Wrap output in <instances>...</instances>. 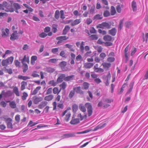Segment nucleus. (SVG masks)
<instances>
[{
  "label": "nucleus",
  "instance_id": "obj_35",
  "mask_svg": "<svg viewBox=\"0 0 148 148\" xmlns=\"http://www.w3.org/2000/svg\"><path fill=\"white\" fill-rule=\"evenodd\" d=\"M132 7L134 11H136L137 10L136 3L134 1H133L132 2Z\"/></svg>",
  "mask_w": 148,
  "mask_h": 148
},
{
  "label": "nucleus",
  "instance_id": "obj_53",
  "mask_svg": "<svg viewBox=\"0 0 148 148\" xmlns=\"http://www.w3.org/2000/svg\"><path fill=\"white\" fill-rule=\"evenodd\" d=\"M20 116L19 114L16 115L15 116V120L17 123H19L20 121Z\"/></svg>",
  "mask_w": 148,
  "mask_h": 148
},
{
  "label": "nucleus",
  "instance_id": "obj_60",
  "mask_svg": "<svg viewBox=\"0 0 148 148\" xmlns=\"http://www.w3.org/2000/svg\"><path fill=\"white\" fill-rule=\"evenodd\" d=\"M52 88L51 87L49 88L47 90L46 95L51 94L52 92Z\"/></svg>",
  "mask_w": 148,
  "mask_h": 148
},
{
  "label": "nucleus",
  "instance_id": "obj_17",
  "mask_svg": "<svg viewBox=\"0 0 148 148\" xmlns=\"http://www.w3.org/2000/svg\"><path fill=\"white\" fill-rule=\"evenodd\" d=\"M106 125V123H104L102 125H99L97 126L93 130V131H95L99 129H102L103 127H104Z\"/></svg>",
  "mask_w": 148,
  "mask_h": 148
},
{
  "label": "nucleus",
  "instance_id": "obj_30",
  "mask_svg": "<svg viewBox=\"0 0 148 148\" xmlns=\"http://www.w3.org/2000/svg\"><path fill=\"white\" fill-rule=\"evenodd\" d=\"M52 30L54 33H55L58 31V25L56 24H53L52 26Z\"/></svg>",
  "mask_w": 148,
  "mask_h": 148
},
{
  "label": "nucleus",
  "instance_id": "obj_26",
  "mask_svg": "<svg viewBox=\"0 0 148 148\" xmlns=\"http://www.w3.org/2000/svg\"><path fill=\"white\" fill-rule=\"evenodd\" d=\"M41 88V87L40 86H38L31 92L32 95H35L38 92V91Z\"/></svg>",
  "mask_w": 148,
  "mask_h": 148
},
{
  "label": "nucleus",
  "instance_id": "obj_28",
  "mask_svg": "<svg viewBox=\"0 0 148 148\" xmlns=\"http://www.w3.org/2000/svg\"><path fill=\"white\" fill-rule=\"evenodd\" d=\"M67 63L66 62L63 61L61 62L59 65L61 68V69L63 70V69L66 65Z\"/></svg>",
  "mask_w": 148,
  "mask_h": 148
},
{
  "label": "nucleus",
  "instance_id": "obj_13",
  "mask_svg": "<svg viewBox=\"0 0 148 148\" xmlns=\"http://www.w3.org/2000/svg\"><path fill=\"white\" fill-rule=\"evenodd\" d=\"M42 100L43 98L41 97H36L34 100V103L35 104H37L39 102L41 101Z\"/></svg>",
  "mask_w": 148,
  "mask_h": 148
},
{
  "label": "nucleus",
  "instance_id": "obj_61",
  "mask_svg": "<svg viewBox=\"0 0 148 148\" xmlns=\"http://www.w3.org/2000/svg\"><path fill=\"white\" fill-rule=\"evenodd\" d=\"M104 70L102 68H98L95 70L94 71L96 72L97 73H100V72H103V71Z\"/></svg>",
  "mask_w": 148,
  "mask_h": 148
},
{
  "label": "nucleus",
  "instance_id": "obj_12",
  "mask_svg": "<svg viewBox=\"0 0 148 148\" xmlns=\"http://www.w3.org/2000/svg\"><path fill=\"white\" fill-rule=\"evenodd\" d=\"M13 92L17 97H19L20 96V93L19 91L18 88L17 86L14 87L13 90Z\"/></svg>",
  "mask_w": 148,
  "mask_h": 148
},
{
  "label": "nucleus",
  "instance_id": "obj_41",
  "mask_svg": "<svg viewBox=\"0 0 148 148\" xmlns=\"http://www.w3.org/2000/svg\"><path fill=\"white\" fill-rule=\"evenodd\" d=\"M88 94L89 97H87V99L88 101H90L93 98V96L92 94L90 91H88L87 92Z\"/></svg>",
  "mask_w": 148,
  "mask_h": 148
},
{
  "label": "nucleus",
  "instance_id": "obj_40",
  "mask_svg": "<svg viewBox=\"0 0 148 148\" xmlns=\"http://www.w3.org/2000/svg\"><path fill=\"white\" fill-rule=\"evenodd\" d=\"M6 60H7V62L8 64H10L12 63L14 60V58L13 57L11 56L9 57Z\"/></svg>",
  "mask_w": 148,
  "mask_h": 148
},
{
  "label": "nucleus",
  "instance_id": "obj_2",
  "mask_svg": "<svg viewBox=\"0 0 148 148\" xmlns=\"http://www.w3.org/2000/svg\"><path fill=\"white\" fill-rule=\"evenodd\" d=\"M4 119L6 124L7 127L8 129H12L13 128V125L12 123V119L10 118H5Z\"/></svg>",
  "mask_w": 148,
  "mask_h": 148
},
{
  "label": "nucleus",
  "instance_id": "obj_39",
  "mask_svg": "<svg viewBox=\"0 0 148 148\" xmlns=\"http://www.w3.org/2000/svg\"><path fill=\"white\" fill-rule=\"evenodd\" d=\"M87 117L86 114L84 115V116H82L81 113L79 114L78 115V117L79 121H82L83 120L84 118H86Z\"/></svg>",
  "mask_w": 148,
  "mask_h": 148
},
{
  "label": "nucleus",
  "instance_id": "obj_29",
  "mask_svg": "<svg viewBox=\"0 0 148 148\" xmlns=\"http://www.w3.org/2000/svg\"><path fill=\"white\" fill-rule=\"evenodd\" d=\"M81 22V20L80 19H76L73 21L71 23V25L72 26H74L76 25H77L80 23Z\"/></svg>",
  "mask_w": 148,
  "mask_h": 148
},
{
  "label": "nucleus",
  "instance_id": "obj_23",
  "mask_svg": "<svg viewBox=\"0 0 148 148\" xmlns=\"http://www.w3.org/2000/svg\"><path fill=\"white\" fill-rule=\"evenodd\" d=\"M103 39L105 41H110L112 40V38L111 36L106 35L103 37Z\"/></svg>",
  "mask_w": 148,
  "mask_h": 148
},
{
  "label": "nucleus",
  "instance_id": "obj_43",
  "mask_svg": "<svg viewBox=\"0 0 148 148\" xmlns=\"http://www.w3.org/2000/svg\"><path fill=\"white\" fill-rule=\"evenodd\" d=\"M12 95V92L10 90L7 91L5 92V97H10Z\"/></svg>",
  "mask_w": 148,
  "mask_h": 148
},
{
  "label": "nucleus",
  "instance_id": "obj_50",
  "mask_svg": "<svg viewBox=\"0 0 148 148\" xmlns=\"http://www.w3.org/2000/svg\"><path fill=\"white\" fill-rule=\"evenodd\" d=\"M78 106L76 104H74L72 106V109L73 111L76 112L78 109Z\"/></svg>",
  "mask_w": 148,
  "mask_h": 148
},
{
  "label": "nucleus",
  "instance_id": "obj_18",
  "mask_svg": "<svg viewBox=\"0 0 148 148\" xmlns=\"http://www.w3.org/2000/svg\"><path fill=\"white\" fill-rule=\"evenodd\" d=\"M117 32L116 29L113 28L109 30V34L112 36H114L115 35Z\"/></svg>",
  "mask_w": 148,
  "mask_h": 148
},
{
  "label": "nucleus",
  "instance_id": "obj_3",
  "mask_svg": "<svg viewBox=\"0 0 148 148\" xmlns=\"http://www.w3.org/2000/svg\"><path fill=\"white\" fill-rule=\"evenodd\" d=\"M1 35L3 38H6L9 36V30L7 28H2L1 29Z\"/></svg>",
  "mask_w": 148,
  "mask_h": 148
},
{
  "label": "nucleus",
  "instance_id": "obj_7",
  "mask_svg": "<svg viewBox=\"0 0 148 148\" xmlns=\"http://www.w3.org/2000/svg\"><path fill=\"white\" fill-rule=\"evenodd\" d=\"M17 31H15L11 35L10 39L12 40H14L17 39L18 38V35Z\"/></svg>",
  "mask_w": 148,
  "mask_h": 148
},
{
  "label": "nucleus",
  "instance_id": "obj_24",
  "mask_svg": "<svg viewBox=\"0 0 148 148\" xmlns=\"http://www.w3.org/2000/svg\"><path fill=\"white\" fill-rule=\"evenodd\" d=\"M58 83L57 81L56 82L54 80H52L50 81L48 84L51 86H55L57 85Z\"/></svg>",
  "mask_w": 148,
  "mask_h": 148
},
{
  "label": "nucleus",
  "instance_id": "obj_33",
  "mask_svg": "<svg viewBox=\"0 0 148 148\" xmlns=\"http://www.w3.org/2000/svg\"><path fill=\"white\" fill-rule=\"evenodd\" d=\"M18 78L19 79H23L24 80L29 79H30V77L27 76H23L21 75L18 76Z\"/></svg>",
  "mask_w": 148,
  "mask_h": 148
},
{
  "label": "nucleus",
  "instance_id": "obj_48",
  "mask_svg": "<svg viewBox=\"0 0 148 148\" xmlns=\"http://www.w3.org/2000/svg\"><path fill=\"white\" fill-rule=\"evenodd\" d=\"M79 108L80 110L83 112H85L86 111V109L85 107L82 104L79 105Z\"/></svg>",
  "mask_w": 148,
  "mask_h": 148
},
{
  "label": "nucleus",
  "instance_id": "obj_22",
  "mask_svg": "<svg viewBox=\"0 0 148 148\" xmlns=\"http://www.w3.org/2000/svg\"><path fill=\"white\" fill-rule=\"evenodd\" d=\"M53 98V96L52 95L50 94L45 96V100L49 101L52 100Z\"/></svg>",
  "mask_w": 148,
  "mask_h": 148
},
{
  "label": "nucleus",
  "instance_id": "obj_10",
  "mask_svg": "<svg viewBox=\"0 0 148 148\" xmlns=\"http://www.w3.org/2000/svg\"><path fill=\"white\" fill-rule=\"evenodd\" d=\"M129 45H128L126 47L124 50V53L125 56L126 58V60L127 61L128 60V51L129 50Z\"/></svg>",
  "mask_w": 148,
  "mask_h": 148
},
{
  "label": "nucleus",
  "instance_id": "obj_8",
  "mask_svg": "<svg viewBox=\"0 0 148 148\" xmlns=\"http://www.w3.org/2000/svg\"><path fill=\"white\" fill-rule=\"evenodd\" d=\"M73 90L76 93H79L80 95H83L84 94V92L81 89L80 86L74 87L73 88Z\"/></svg>",
  "mask_w": 148,
  "mask_h": 148
},
{
  "label": "nucleus",
  "instance_id": "obj_46",
  "mask_svg": "<svg viewBox=\"0 0 148 148\" xmlns=\"http://www.w3.org/2000/svg\"><path fill=\"white\" fill-rule=\"evenodd\" d=\"M115 60V58L114 57H108L107 59V61L109 62H112Z\"/></svg>",
  "mask_w": 148,
  "mask_h": 148
},
{
  "label": "nucleus",
  "instance_id": "obj_32",
  "mask_svg": "<svg viewBox=\"0 0 148 148\" xmlns=\"http://www.w3.org/2000/svg\"><path fill=\"white\" fill-rule=\"evenodd\" d=\"M21 90H23L25 88V86L27 85V83L26 82L23 81L21 83Z\"/></svg>",
  "mask_w": 148,
  "mask_h": 148
},
{
  "label": "nucleus",
  "instance_id": "obj_31",
  "mask_svg": "<svg viewBox=\"0 0 148 148\" xmlns=\"http://www.w3.org/2000/svg\"><path fill=\"white\" fill-rule=\"evenodd\" d=\"M37 59L36 56H32L31 58V64L34 65L35 63V61Z\"/></svg>",
  "mask_w": 148,
  "mask_h": 148
},
{
  "label": "nucleus",
  "instance_id": "obj_9",
  "mask_svg": "<svg viewBox=\"0 0 148 148\" xmlns=\"http://www.w3.org/2000/svg\"><path fill=\"white\" fill-rule=\"evenodd\" d=\"M79 122L80 121L79 119L77 118L75 119L72 117L70 123L71 124L75 125L79 123Z\"/></svg>",
  "mask_w": 148,
  "mask_h": 148
},
{
  "label": "nucleus",
  "instance_id": "obj_1",
  "mask_svg": "<svg viewBox=\"0 0 148 148\" xmlns=\"http://www.w3.org/2000/svg\"><path fill=\"white\" fill-rule=\"evenodd\" d=\"M85 106L87 109L88 115L90 116L92 113V108L91 104L90 103H87L85 104Z\"/></svg>",
  "mask_w": 148,
  "mask_h": 148
},
{
  "label": "nucleus",
  "instance_id": "obj_16",
  "mask_svg": "<svg viewBox=\"0 0 148 148\" xmlns=\"http://www.w3.org/2000/svg\"><path fill=\"white\" fill-rule=\"evenodd\" d=\"M94 64L91 62H86L85 63L84 65V67L86 69H90L93 66Z\"/></svg>",
  "mask_w": 148,
  "mask_h": 148
},
{
  "label": "nucleus",
  "instance_id": "obj_25",
  "mask_svg": "<svg viewBox=\"0 0 148 148\" xmlns=\"http://www.w3.org/2000/svg\"><path fill=\"white\" fill-rule=\"evenodd\" d=\"M90 85V84L88 82H84L83 84L82 89L84 90L88 89Z\"/></svg>",
  "mask_w": 148,
  "mask_h": 148
},
{
  "label": "nucleus",
  "instance_id": "obj_34",
  "mask_svg": "<svg viewBox=\"0 0 148 148\" xmlns=\"http://www.w3.org/2000/svg\"><path fill=\"white\" fill-rule=\"evenodd\" d=\"M75 135L74 134H63V136L64 138H68L70 137L75 136Z\"/></svg>",
  "mask_w": 148,
  "mask_h": 148
},
{
  "label": "nucleus",
  "instance_id": "obj_49",
  "mask_svg": "<svg viewBox=\"0 0 148 148\" xmlns=\"http://www.w3.org/2000/svg\"><path fill=\"white\" fill-rule=\"evenodd\" d=\"M71 114L69 112L67 113L66 115V116L65 118V119L66 121H69L70 118L71 117Z\"/></svg>",
  "mask_w": 148,
  "mask_h": 148
},
{
  "label": "nucleus",
  "instance_id": "obj_38",
  "mask_svg": "<svg viewBox=\"0 0 148 148\" xmlns=\"http://www.w3.org/2000/svg\"><path fill=\"white\" fill-rule=\"evenodd\" d=\"M28 96V94L27 93L25 92H23L22 94V95L21 96V99L23 100H25Z\"/></svg>",
  "mask_w": 148,
  "mask_h": 148
},
{
  "label": "nucleus",
  "instance_id": "obj_63",
  "mask_svg": "<svg viewBox=\"0 0 148 148\" xmlns=\"http://www.w3.org/2000/svg\"><path fill=\"white\" fill-rule=\"evenodd\" d=\"M60 13V18L62 19H63L65 18L64 16V11L62 10H61Z\"/></svg>",
  "mask_w": 148,
  "mask_h": 148
},
{
  "label": "nucleus",
  "instance_id": "obj_5",
  "mask_svg": "<svg viewBox=\"0 0 148 148\" xmlns=\"http://www.w3.org/2000/svg\"><path fill=\"white\" fill-rule=\"evenodd\" d=\"M110 25L108 23L106 22H103L101 24H99L97 26V28H104L105 27L109 28Z\"/></svg>",
  "mask_w": 148,
  "mask_h": 148
},
{
  "label": "nucleus",
  "instance_id": "obj_64",
  "mask_svg": "<svg viewBox=\"0 0 148 148\" xmlns=\"http://www.w3.org/2000/svg\"><path fill=\"white\" fill-rule=\"evenodd\" d=\"M137 51L135 47H133L132 50L131 55L132 56Z\"/></svg>",
  "mask_w": 148,
  "mask_h": 148
},
{
  "label": "nucleus",
  "instance_id": "obj_27",
  "mask_svg": "<svg viewBox=\"0 0 148 148\" xmlns=\"http://www.w3.org/2000/svg\"><path fill=\"white\" fill-rule=\"evenodd\" d=\"M47 104V102L46 101H42L38 106V107L40 109H42L44 108Z\"/></svg>",
  "mask_w": 148,
  "mask_h": 148
},
{
  "label": "nucleus",
  "instance_id": "obj_20",
  "mask_svg": "<svg viewBox=\"0 0 148 148\" xmlns=\"http://www.w3.org/2000/svg\"><path fill=\"white\" fill-rule=\"evenodd\" d=\"M53 93L54 94L58 95L61 91L60 90H59L58 87H55L52 89Z\"/></svg>",
  "mask_w": 148,
  "mask_h": 148
},
{
  "label": "nucleus",
  "instance_id": "obj_56",
  "mask_svg": "<svg viewBox=\"0 0 148 148\" xmlns=\"http://www.w3.org/2000/svg\"><path fill=\"white\" fill-rule=\"evenodd\" d=\"M106 56L104 53H102L99 55V57L102 60H103Z\"/></svg>",
  "mask_w": 148,
  "mask_h": 148
},
{
  "label": "nucleus",
  "instance_id": "obj_45",
  "mask_svg": "<svg viewBox=\"0 0 148 148\" xmlns=\"http://www.w3.org/2000/svg\"><path fill=\"white\" fill-rule=\"evenodd\" d=\"M89 37L92 40H97L98 38L96 34L92 35Z\"/></svg>",
  "mask_w": 148,
  "mask_h": 148
},
{
  "label": "nucleus",
  "instance_id": "obj_52",
  "mask_svg": "<svg viewBox=\"0 0 148 148\" xmlns=\"http://www.w3.org/2000/svg\"><path fill=\"white\" fill-rule=\"evenodd\" d=\"M1 64L3 66H7L8 64L7 60H3L1 62Z\"/></svg>",
  "mask_w": 148,
  "mask_h": 148
},
{
  "label": "nucleus",
  "instance_id": "obj_51",
  "mask_svg": "<svg viewBox=\"0 0 148 148\" xmlns=\"http://www.w3.org/2000/svg\"><path fill=\"white\" fill-rule=\"evenodd\" d=\"M110 12L107 10L105 11L103 14V15L104 17H107L110 16Z\"/></svg>",
  "mask_w": 148,
  "mask_h": 148
},
{
  "label": "nucleus",
  "instance_id": "obj_62",
  "mask_svg": "<svg viewBox=\"0 0 148 148\" xmlns=\"http://www.w3.org/2000/svg\"><path fill=\"white\" fill-rule=\"evenodd\" d=\"M50 30V28L49 27H47L44 29V31L45 32L48 33Z\"/></svg>",
  "mask_w": 148,
  "mask_h": 148
},
{
  "label": "nucleus",
  "instance_id": "obj_21",
  "mask_svg": "<svg viewBox=\"0 0 148 148\" xmlns=\"http://www.w3.org/2000/svg\"><path fill=\"white\" fill-rule=\"evenodd\" d=\"M74 77V75H72L70 76H69L67 77H65L64 81H65L68 82L72 80H73Z\"/></svg>",
  "mask_w": 148,
  "mask_h": 148
},
{
  "label": "nucleus",
  "instance_id": "obj_4",
  "mask_svg": "<svg viewBox=\"0 0 148 148\" xmlns=\"http://www.w3.org/2000/svg\"><path fill=\"white\" fill-rule=\"evenodd\" d=\"M69 37L66 36H61L58 37L56 38V39L58 40L57 44H59L63 42V41L68 39Z\"/></svg>",
  "mask_w": 148,
  "mask_h": 148
},
{
  "label": "nucleus",
  "instance_id": "obj_57",
  "mask_svg": "<svg viewBox=\"0 0 148 148\" xmlns=\"http://www.w3.org/2000/svg\"><path fill=\"white\" fill-rule=\"evenodd\" d=\"M75 94V91L73 90H71L70 91L69 94V96L70 98H72Z\"/></svg>",
  "mask_w": 148,
  "mask_h": 148
},
{
  "label": "nucleus",
  "instance_id": "obj_42",
  "mask_svg": "<svg viewBox=\"0 0 148 148\" xmlns=\"http://www.w3.org/2000/svg\"><path fill=\"white\" fill-rule=\"evenodd\" d=\"M84 42L83 41L80 44V51L82 53H83L84 50Z\"/></svg>",
  "mask_w": 148,
  "mask_h": 148
},
{
  "label": "nucleus",
  "instance_id": "obj_37",
  "mask_svg": "<svg viewBox=\"0 0 148 148\" xmlns=\"http://www.w3.org/2000/svg\"><path fill=\"white\" fill-rule=\"evenodd\" d=\"M116 13V11L115 8L113 6H111L110 14L111 15H114Z\"/></svg>",
  "mask_w": 148,
  "mask_h": 148
},
{
  "label": "nucleus",
  "instance_id": "obj_59",
  "mask_svg": "<svg viewBox=\"0 0 148 148\" xmlns=\"http://www.w3.org/2000/svg\"><path fill=\"white\" fill-rule=\"evenodd\" d=\"M23 65L24 67L23 71L24 73H25L28 69V66L26 64H23Z\"/></svg>",
  "mask_w": 148,
  "mask_h": 148
},
{
  "label": "nucleus",
  "instance_id": "obj_14",
  "mask_svg": "<svg viewBox=\"0 0 148 148\" xmlns=\"http://www.w3.org/2000/svg\"><path fill=\"white\" fill-rule=\"evenodd\" d=\"M67 86V84L66 82H64L62 83L59 85V86L60 87V90H64L66 88Z\"/></svg>",
  "mask_w": 148,
  "mask_h": 148
},
{
  "label": "nucleus",
  "instance_id": "obj_55",
  "mask_svg": "<svg viewBox=\"0 0 148 148\" xmlns=\"http://www.w3.org/2000/svg\"><path fill=\"white\" fill-rule=\"evenodd\" d=\"M39 36L41 38H44L47 36V34L45 32H42L39 35Z\"/></svg>",
  "mask_w": 148,
  "mask_h": 148
},
{
  "label": "nucleus",
  "instance_id": "obj_36",
  "mask_svg": "<svg viewBox=\"0 0 148 148\" xmlns=\"http://www.w3.org/2000/svg\"><path fill=\"white\" fill-rule=\"evenodd\" d=\"M103 18V17L101 15L97 14L95 15L94 17V19L97 20H100Z\"/></svg>",
  "mask_w": 148,
  "mask_h": 148
},
{
  "label": "nucleus",
  "instance_id": "obj_6",
  "mask_svg": "<svg viewBox=\"0 0 148 148\" xmlns=\"http://www.w3.org/2000/svg\"><path fill=\"white\" fill-rule=\"evenodd\" d=\"M65 76L66 75L64 74H59V76L57 79V82L59 83L62 82L63 81V80H64Z\"/></svg>",
  "mask_w": 148,
  "mask_h": 148
},
{
  "label": "nucleus",
  "instance_id": "obj_15",
  "mask_svg": "<svg viewBox=\"0 0 148 148\" xmlns=\"http://www.w3.org/2000/svg\"><path fill=\"white\" fill-rule=\"evenodd\" d=\"M23 64H26L27 63L29 64V59L28 56H27L26 55L24 56L22 60Z\"/></svg>",
  "mask_w": 148,
  "mask_h": 148
},
{
  "label": "nucleus",
  "instance_id": "obj_11",
  "mask_svg": "<svg viewBox=\"0 0 148 148\" xmlns=\"http://www.w3.org/2000/svg\"><path fill=\"white\" fill-rule=\"evenodd\" d=\"M9 102V105L10 107L12 109H15L16 107V102L14 101H9L7 102Z\"/></svg>",
  "mask_w": 148,
  "mask_h": 148
},
{
  "label": "nucleus",
  "instance_id": "obj_54",
  "mask_svg": "<svg viewBox=\"0 0 148 148\" xmlns=\"http://www.w3.org/2000/svg\"><path fill=\"white\" fill-rule=\"evenodd\" d=\"M125 85H127V84H124L123 86H122L120 91L119 92V94H121L124 90L123 89V88H124L125 87Z\"/></svg>",
  "mask_w": 148,
  "mask_h": 148
},
{
  "label": "nucleus",
  "instance_id": "obj_44",
  "mask_svg": "<svg viewBox=\"0 0 148 148\" xmlns=\"http://www.w3.org/2000/svg\"><path fill=\"white\" fill-rule=\"evenodd\" d=\"M60 12L58 10H57L56 11L54 17L56 19H58L60 16Z\"/></svg>",
  "mask_w": 148,
  "mask_h": 148
},
{
  "label": "nucleus",
  "instance_id": "obj_47",
  "mask_svg": "<svg viewBox=\"0 0 148 148\" xmlns=\"http://www.w3.org/2000/svg\"><path fill=\"white\" fill-rule=\"evenodd\" d=\"M16 10H18L21 8L20 5L17 3H14L13 4Z\"/></svg>",
  "mask_w": 148,
  "mask_h": 148
},
{
  "label": "nucleus",
  "instance_id": "obj_19",
  "mask_svg": "<svg viewBox=\"0 0 148 148\" xmlns=\"http://www.w3.org/2000/svg\"><path fill=\"white\" fill-rule=\"evenodd\" d=\"M102 65L105 69H108L110 67L111 64L107 62H103L102 64Z\"/></svg>",
  "mask_w": 148,
  "mask_h": 148
},
{
  "label": "nucleus",
  "instance_id": "obj_58",
  "mask_svg": "<svg viewBox=\"0 0 148 148\" xmlns=\"http://www.w3.org/2000/svg\"><path fill=\"white\" fill-rule=\"evenodd\" d=\"M59 50V48H53L51 50V51L53 54H56L58 52Z\"/></svg>",
  "mask_w": 148,
  "mask_h": 148
}]
</instances>
